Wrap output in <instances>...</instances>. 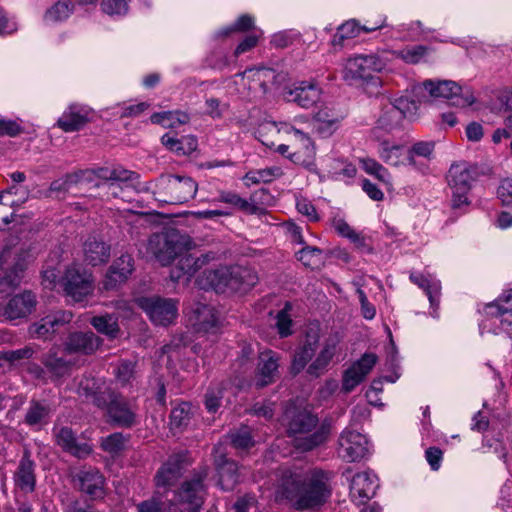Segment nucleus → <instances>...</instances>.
Returning <instances> with one entry per match:
<instances>
[{"label":"nucleus","instance_id":"nucleus-12","mask_svg":"<svg viewBox=\"0 0 512 512\" xmlns=\"http://www.w3.org/2000/svg\"><path fill=\"white\" fill-rule=\"evenodd\" d=\"M65 293L80 302L93 291V276L79 266L69 267L62 279Z\"/></svg>","mask_w":512,"mask_h":512},{"label":"nucleus","instance_id":"nucleus-24","mask_svg":"<svg viewBox=\"0 0 512 512\" xmlns=\"http://www.w3.org/2000/svg\"><path fill=\"white\" fill-rule=\"evenodd\" d=\"M134 270L133 258L129 254H122L107 270L103 280V289L114 290L125 283Z\"/></svg>","mask_w":512,"mask_h":512},{"label":"nucleus","instance_id":"nucleus-43","mask_svg":"<svg viewBox=\"0 0 512 512\" xmlns=\"http://www.w3.org/2000/svg\"><path fill=\"white\" fill-rule=\"evenodd\" d=\"M402 120L401 112L397 111L393 106L384 105L377 120L375 129L392 132L400 126Z\"/></svg>","mask_w":512,"mask_h":512},{"label":"nucleus","instance_id":"nucleus-61","mask_svg":"<svg viewBox=\"0 0 512 512\" xmlns=\"http://www.w3.org/2000/svg\"><path fill=\"white\" fill-rule=\"evenodd\" d=\"M129 0H102L101 9L108 15H124L128 11Z\"/></svg>","mask_w":512,"mask_h":512},{"label":"nucleus","instance_id":"nucleus-14","mask_svg":"<svg viewBox=\"0 0 512 512\" xmlns=\"http://www.w3.org/2000/svg\"><path fill=\"white\" fill-rule=\"evenodd\" d=\"M187 468L186 458L182 454L172 455L159 468L155 475V484L158 493L164 494L175 485Z\"/></svg>","mask_w":512,"mask_h":512},{"label":"nucleus","instance_id":"nucleus-62","mask_svg":"<svg viewBox=\"0 0 512 512\" xmlns=\"http://www.w3.org/2000/svg\"><path fill=\"white\" fill-rule=\"evenodd\" d=\"M223 397V390L220 387L210 388L205 394V406L206 409L215 413L221 405V399Z\"/></svg>","mask_w":512,"mask_h":512},{"label":"nucleus","instance_id":"nucleus-5","mask_svg":"<svg viewBox=\"0 0 512 512\" xmlns=\"http://www.w3.org/2000/svg\"><path fill=\"white\" fill-rule=\"evenodd\" d=\"M156 199L168 204H183L193 199L197 182L189 176L161 175L155 182Z\"/></svg>","mask_w":512,"mask_h":512},{"label":"nucleus","instance_id":"nucleus-27","mask_svg":"<svg viewBox=\"0 0 512 512\" xmlns=\"http://www.w3.org/2000/svg\"><path fill=\"white\" fill-rule=\"evenodd\" d=\"M83 261L87 265L99 266L106 264L111 256V246L102 238L88 236L82 245Z\"/></svg>","mask_w":512,"mask_h":512},{"label":"nucleus","instance_id":"nucleus-16","mask_svg":"<svg viewBox=\"0 0 512 512\" xmlns=\"http://www.w3.org/2000/svg\"><path fill=\"white\" fill-rule=\"evenodd\" d=\"M338 443V453L347 462L359 461L368 452L367 438L354 430L345 429L341 433Z\"/></svg>","mask_w":512,"mask_h":512},{"label":"nucleus","instance_id":"nucleus-53","mask_svg":"<svg viewBox=\"0 0 512 512\" xmlns=\"http://www.w3.org/2000/svg\"><path fill=\"white\" fill-rule=\"evenodd\" d=\"M490 309H495L491 314L494 316L504 315L512 311V289L505 292L499 297L494 303H490L487 306Z\"/></svg>","mask_w":512,"mask_h":512},{"label":"nucleus","instance_id":"nucleus-42","mask_svg":"<svg viewBox=\"0 0 512 512\" xmlns=\"http://www.w3.org/2000/svg\"><path fill=\"white\" fill-rule=\"evenodd\" d=\"M409 278L412 283L425 291L431 306L437 307L439 304L441 291L440 282H431L425 275L421 273H411Z\"/></svg>","mask_w":512,"mask_h":512},{"label":"nucleus","instance_id":"nucleus-58","mask_svg":"<svg viewBox=\"0 0 512 512\" xmlns=\"http://www.w3.org/2000/svg\"><path fill=\"white\" fill-rule=\"evenodd\" d=\"M359 32L360 27L354 20L347 21L337 29L333 42L341 43L344 39L358 36Z\"/></svg>","mask_w":512,"mask_h":512},{"label":"nucleus","instance_id":"nucleus-13","mask_svg":"<svg viewBox=\"0 0 512 512\" xmlns=\"http://www.w3.org/2000/svg\"><path fill=\"white\" fill-rule=\"evenodd\" d=\"M78 393L92 401V403L100 409L109 410L110 406L119 397L112 388L105 385L95 378H85L80 382Z\"/></svg>","mask_w":512,"mask_h":512},{"label":"nucleus","instance_id":"nucleus-15","mask_svg":"<svg viewBox=\"0 0 512 512\" xmlns=\"http://www.w3.org/2000/svg\"><path fill=\"white\" fill-rule=\"evenodd\" d=\"M78 489L88 495L92 500L102 499L105 496V478L95 467L84 466L73 476Z\"/></svg>","mask_w":512,"mask_h":512},{"label":"nucleus","instance_id":"nucleus-28","mask_svg":"<svg viewBox=\"0 0 512 512\" xmlns=\"http://www.w3.org/2000/svg\"><path fill=\"white\" fill-rule=\"evenodd\" d=\"M215 259V253L208 252L203 254L186 253L180 256L176 269L172 272V278H180L182 275L192 277L211 260Z\"/></svg>","mask_w":512,"mask_h":512},{"label":"nucleus","instance_id":"nucleus-33","mask_svg":"<svg viewBox=\"0 0 512 512\" xmlns=\"http://www.w3.org/2000/svg\"><path fill=\"white\" fill-rule=\"evenodd\" d=\"M279 360V354L272 350L260 354L258 378L255 382L257 388H263L275 381L278 376Z\"/></svg>","mask_w":512,"mask_h":512},{"label":"nucleus","instance_id":"nucleus-51","mask_svg":"<svg viewBox=\"0 0 512 512\" xmlns=\"http://www.w3.org/2000/svg\"><path fill=\"white\" fill-rule=\"evenodd\" d=\"M49 415V409L39 401L32 400L25 414V423L29 426L40 424Z\"/></svg>","mask_w":512,"mask_h":512},{"label":"nucleus","instance_id":"nucleus-41","mask_svg":"<svg viewBox=\"0 0 512 512\" xmlns=\"http://www.w3.org/2000/svg\"><path fill=\"white\" fill-rule=\"evenodd\" d=\"M90 324L98 333L103 334L110 339H115L120 334L118 317L115 314L94 316L91 319Z\"/></svg>","mask_w":512,"mask_h":512},{"label":"nucleus","instance_id":"nucleus-7","mask_svg":"<svg viewBox=\"0 0 512 512\" xmlns=\"http://www.w3.org/2000/svg\"><path fill=\"white\" fill-rule=\"evenodd\" d=\"M385 66L386 63L378 55H356L347 59L343 78L349 84L362 82L379 86L381 82L375 73L381 72Z\"/></svg>","mask_w":512,"mask_h":512},{"label":"nucleus","instance_id":"nucleus-20","mask_svg":"<svg viewBox=\"0 0 512 512\" xmlns=\"http://www.w3.org/2000/svg\"><path fill=\"white\" fill-rule=\"evenodd\" d=\"M320 336L318 331L310 329L305 336L304 342L294 352L290 373L298 375L316 355L319 349Z\"/></svg>","mask_w":512,"mask_h":512},{"label":"nucleus","instance_id":"nucleus-35","mask_svg":"<svg viewBox=\"0 0 512 512\" xmlns=\"http://www.w3.org/2000/svg\"><path fill=\"white\" fill-rule=\"evenodd\" d=\"M229 293L246 292L250 290L258 282L257 273L247 267L232 266L230 267Z\"/></svg>","mask_w":512,"mask_h":512},{"label":"nucleus","instance_id":"nucleus-11","mask_svg":"<svg viewBox=\"0 0 512 512\" xmlns=\"http://www.w3.org/2000/svg\"><path fill=\"white\" fill-rule=\"evenodd\" d=\"M305 473L288 468L279 469L276 475L274 496L277 502L288 501L296 508L297 498Z\"/></svg>","mask_w":512,"mask_h":512},{"label":"nucleus","instance_id":"nucleus-37","mask_svg":"<svg viewBox=\"0 0 512 512\" xmlns=\"http://www.w3.org/2000/svg\"><path fill=\"white\" fill-rule=\"evenodd\" d=\"M230 267L223 266L214 270H205L199 280L202 288H211L217 293H229Z\"/></svg>","mask_w":512,"mask_h":512},{"label":"nucleus","instance_id":"nucleus-56","mask_svg":"<svg viewBox=\"0 0 512 512\" xmlns=\"http://www.w3.org/2000/svg\"><path fill=\"white\" fill-rule=\"evenodd\" d=\"M33 353L34 351L30 347L4 351L0 356V360H4L11 365H18L22 360L31 358Z\"/></svg>","mask_w":512,"mask_h":512},{"label":"nucleus","instance_id":"nucleus-47","mask_svg":"<svg viewBox=\"0 0 512 512\" xmlns=\"http://www.w3.org/2000/svg\"><path fill=\"white\" fill-rule=\"evenodd\" d=\"M296 258L305 267L316 269L323 262V252L321 249L312 246H304L296 253Z\"/></svg>","mask_w":512,"mask_h":512},{"label":"nucleus","instance_id":"nucleus-9","mask_svg":"<svg viewBox=\"0 0 512 512\" xmlns=\"http://www.w3.org/2000/svg\"><path fill=\"white\" fill-rule=\"evenodd\" d=\"M139 306L146 312L155 325L167 326L177 317V301L159 296L143 297Z\"/></svg>","mask_w":512,"mask_h":512},{"label":"nucleus","instance_id":"nucleus-52","mask_svg":"<svg viewBox=\"0 0 512 512\" xmlns=\"http://www.w3.org/2000/svg\"><path fill=\"white\" fill-rule=\"evenodd\" d=\"M126 439L124 435L120 432H115L107 437L103 438L101 441V448L109 453V454H118L125 447Z\"/></svg>","mask_w":512,"mask_h":512},{"label":"nucleus","instance_id":"nucleus-18","mask_svg":"<svg viewBox=\"0 0 512 512\" xmlns=\"http://www.w3.org/2000/svg\"><path fill=\"white\" fill-rule=\"evenodd\" d=\"M103 344L102 338L92 331H76L70 333L65 342L64 350L68 354L89 356L94 354Z\"/></svg>","mask_w":512,"mask_h":512},{"label":"nucleus","instance_id":"nucleus-1","mask_svg":"<svg viewBox=\"0 0 512 512\" xmlns=\"http://www.w3.org/2000/svg\"><path fill=\"white\" fill-rule=\"evenodd\" d=\"M287 433L294 437V446L302 451H310L327 440L329 427L319 425L317 415L307 408L292 407L285 413Z\"/></svg>","mask_w":512,"mask_h":512},{"label":"nucleus","instance_id":"nucleus-36","mask_svg":"<svg viewBox=\"0 0 512 512\" xmlns=\"http://www.w3.org/2000/svg\"><path fill=\"white\" fill-rule=\"evenodd\" d=\"M41 363L54 380L69 376L71 373L72 363L66 358L59 356L55 348L50 349L42 356Z\"/></svg>","mask_w":512,"mask_h":512},{"label":"nucleus","instance_id":"nucleus-22","mask_svg":"<svg viewBox=\"0 0 512 512\" xmlns=\"http://www.w3.org/2000/svg\"><path fill=\"white\" fill-rule=\"evenodd\" d=\"M322 96V89L315 81H300L287 92V99L304 109L317 104Z\"/></svg>","mask_w":512,"mask_h":512},{"label":"nucleus","instance_id":"nucleus-31","mask_svg":"<svg viewBox=\"0 0 512 512\" xmlns=\"http://www.w3.org/2000/svg\"><path fill=\"white\" fill-rule=\"evenodd\" d=\"M90 121V109L72 104L57 120V126L64 132H75L82 129Z\"/></svg>","mask_w":512,"mask_h":512},{"label":"nucleus","instance_id":"nucleus-19","mask_svg":"<svg viewBox=\"0 0 512 512\" xmlns=\"http://www.w3.org/2000/svg\"><path fill=\"white\" fill-rule=\"evenodd\" d=\"M213 454L219 487L223 491H232L239 481L237 463L227 459L220 446L213 448Z\"/></svg>","mask_w":512,"mask_h":512},{"label":"nucleus","instance_id":"nucleus-4","mask_svg":"<svg viewBox=\"0 0 512 512\" xmlns=\"http://www.w3.org/2000/svg\"><path fill=\"white\" fill-rule=\"evenodd\" d=\"M478 176V167L466 161L456 162L450 166L446 179L452 191V209H460L470 204L468 194L472 188L473 182L477 180Z\"/></svg>","mask_w":512,"mask_h":512},{"label":"nucleus","instance_id":"nucleus-55","mask_svg":"<svg viewBox=\"0 0 512 512\" xmlns=\"http://www.w3.org/2000/svg\"><path fill=\"white\" fill-rule=\"evenodd\" d=\"M233 447L237 449H248L254 445L253 438L248 428H242L229 435Z\"/></svg>","mask_w":512,"mask_h":512},{"label":"nucleus","instance_id":"nucleus-21","mask_svg":"<svg viewBox=\"0 0 512 512\" xmlns=\"http://www.w3.org/2000/svg\"><path fill=\"white\" fill-rule=\"evenodd\" d=\"M73 314L70 311L52 312L29 327V333L35 338H50L60 327L70 323Z\"/></svg>","mask_w":512,"mask_h":512},{"label":"nucleus","instance_id":"nucleus-46","mask_svg":"<svg viewBox=\"0 0 512 512\" xmlns=\"http://www.w3.org/2000/svg\"><path fill=\"white\" fill-rule=\"evenodd\" d=\"M430 48L425 45L407 46L401 50L394 51L396 58L403 60L407 64H418L429 54Z\"/></svg>","mask_w":512,"mask_h":512},{"label":"nucleus","instance_id":"nucleus-29","mask_svg":"<svg viewBox=\"0 0 512 512\" xmlns=\"http://www.w3.org/2000/svg\"><path fill=\"white\" fill-rule=\"evenodd\" d=\"M54 436L57 445L74 457L81 459L92 453V447L87 443H79L75 433L69 427L54 429Z\"/></svg>","mask_w":512,"mask_h":512},{"label":"nucleus","instance_id":"nucleus-32","mask_svg":"<svg viewBox=\"0 0 512 512\" xmlns=\"http://www.w3.org/2000/svg\"><path fill=\"white\" fill-rule=\"evenodd\" d=\"M197 333H214L219 328V315L214 307L198 304L190 318Z\"/></svg>","mask_w":512,"mask_h":512},{"label":"nucleus","instance_id":"nucleus-45","mask_svg":"<svg viewBox=\"0 0 512 512\" xmlns=\"http://www.w3.org/2000/svg\"><path fill=\"white\" fill-rule=\"evenodd\" d=\"M25 264L15 262L12 269L3 272L0 276V293H8L14 290L21 282Z\"/></svg>","mask_w":512,"mask_h":512},{"label":"nucleus","instance_id":"nucleus-44","mask_svg":"<svg viewBox=\"0 0 512 512\" xmlns=\"http://www.w3.org/2000/svg\"><path fill=\"white\" fill-rule=\"evenodd\" d=\"M283 171L280 167H267L264 169L252 170L245 174L243 180L247 186L259 183H269L275 178L282 176Z\"/></svg>","mask_w":512,"mask_h":512},{"label":"nucleus","instance_id":"nucleus-49","mask_svg":"<svg viewBox=\"0 0 512 512\" xmlns=\"http://www.w3.org/2000/svg\"><path fill=\"white\" fill-rule=\"evenodd\" d=\"M191 417V406L188 403H181L173 408L170 414V426L172 429H181L188 425Z\"/></svg>","mask_w":512,"mask_h":512},{"label":"nucleus","instance_id":"nucleus-54","mask_svg":"<svg viewBox=\"0 0 512 512\" xmlns=\"http://www.w3.org/2000/svg\"><path fill=\"white\" fill-rule=\"evenodd\" d=\"M134 176H137L135 172L126 170L122 167H116L111 169V174H109V190H115V188H120V183H126L132 180Z\"/></svg>","mask_w":512,"mask_h":512},{"label":"nucleus","instance_id":"nucleus-17","mask_svg":"<svg viewBox=\"0 0 512 512\" xmlns=\"http://www.w3.org/2000/svg\"><path fill=\"white\" fill-rule=\"evenodd\" d=\"M36 304V295L31 291L25 290L11 297L0 308V314L9 321L26 318L35 310Z\"/></svg>","mask_w":512,"mask_h":512},{"label":"nucleus","instance_id":"nucleus-63","mask_svg":"<svg viewBox=\"0 0 512 512\" xmlns=\"http://www.w3.org/2000/svg\"><path fill=\"white\" fill-rule=\"evenodd\" d=\"M363 169L366 173L374 175L380 181H386V177L388 176L387 170L377 161L371 158H366L362 160Z\"/></svg>","mask_w":512,"mask_h":512},{"label":"nucleus","instance_id":"nucleus-2","mask_svg":"<svg viewBox=\"0 0 512 512\" xmlns=\"http://www.w3.org/2000/svg\"><path fill=\"white\" fill-rule=\"evenodd\" d=\"M333 473L321 469L306 472L303 478L296 509H317L323 506L332 494L331 478Z\"/></svg>","mask_w":512,"mask_h":512},{"label":"nucleus","instance_id":"nucleus-50","mask_svg":"<svg viewBox=\"0 0 512 512\" xmlns=\"http://www.w3.org/2000/svg\"><path fill=\"white\" fill-rule=\"evenodd\" d=\"M73 9L74 5L70 0H60L47 10L45 16L50 21H63L72 14Z\"/></svg>","mask_w":512,"mask_h":512},{"label":"nucleus","instance_id":"nucleus-10","mask_svg":"<svg viewBox=\"0 0 512 512\" xmlns=\"http://www.w3.org/2000/svg\"><path fill=\"white\" fill-rule=\"evenodd\" d=\"M285 131L291 134L292 151L287 158L294 164L312 170L315 166V147L311 138L304 132L285 125Z\"/></svg>","mask_w":512,"mask_h":512},{"label":"nucleus","instance_id":"nucleus-57","mask_svg":"<svg viewBox=\"0 0 512 512\" xmlns=\"http://www.w3.org/2000/svg\"><path fill=\"white\" fill-rule=\"evenodd\" d=\"M434 150L433 142H417L415 143L409 151L408 154V162L410 165H415V155L430 158L432 152Z\"/></svg>","mask_w":512,"mask_h":512},{"label":"nucleus","instance_id":"nucleus-39","mask_svg":"<svg viewBox=\"0 0 512 512\" xmlns=\"http://www.w3.org/2000/svg\"><path fill=\"white\" fill-rule=\"evenodd\" d=\"M336 345L333 342H326L316 358L307 367V374L313 378L322 376L335 355Z\"/></svg>","mask_w":512,"mask_h":512},{"label":"nucleus","instance_id":"nucleus-23","mask_svg":"<svg viewBox=\"0 0 512 512\" xmlns=\"http://www.w3.org/2000/svg\"><path fill=\"white\" fill-rule=\"evenodd\" d=\"M377 476L371 472H360L353 476L350 483V496L358 504H365L378 488Z\"/></svg>","mask_w":512,"mask_h":512},{"label":"nucleus","instance_id":"nucleus-38","mask_svg":"<svg viewBox=\"0 0 512 512\" xmlns=\"http://www.w3.org/2000/svg\"><path fill=\"white\" fill-rule=\"evenodd\" d=\"M342 117L327 107L320 109L314 116V128L322 137L331 136L338 128Z\"/></svg>","mask_w":512,"mask_h":512},{"label":"nucleus","instance_id":"nucleus-3","mask_svg":"<svg viewBox=\"0 0 512 512\" xmlns=\"http://www.w3.org/2000/svg\"><path fill=\"white\" fill-rule=\"evenodd\" d=\"M207 476V467H201L195 471L192 478L182 484L166 512H198L204 501V480Z\"/></svg>","mask_w":512,"mask_h":512},{"label":"nucleus","instance_id":"nucleus-34","mask_svg":"<svg viewBox=\"0 0 512 512\" xmlns=\"http://www.w3.org/2000/svg\"><path fill=\"white\" fill-rule=\"evenodd\" d=\"M261 195L265 198H269L270 194L267 190L261 189L258 192L254 193L250 198V201L240 197L237 193L230 191H223L219 195V201L223 203L230 204L239 210L248 213V214H257L262 215L266 213V210L256 204L257 195Z\"/></svg>","mask_w":512,"mask_h":512},{"label":"nucleus","instance_id":"nucleus-60","mask_svg":"<svg viewBox=\"0 0 512 512\" xmlns=\"http://www.w3.org/2000/svg\"><path fill=\"white\" fill-rule=\"evenodd\" d=\"M280 129L275 123H266L260 126L258 130L259 140L261 143L270 149H274L276 146V142L271 139V136L274 134H279Z\"/></svg>","mask_w":512,"mask_h":512},{"label":"nucleus","instance_id":"nucleus-6","mask_svg":"<svg viewBox=\"0 0 512 512\" xmlns=\"http://www.w3.org/2000/svg\"><path fill=\"white\" fill-rule=\"evenodd\" d=\"M190 239L177 229H168L153 234L149 238L148 247L151 253L162 265H169L175 258L180 257L190 248Z\"/></svg>","mask_w":512,"mask_h":512},{"label":"nucleus","instance_id":"nucleus-30","mask_svg":"<svg viewBox=\"0 0 512 512\" xmlns=\"http://www.w3.org/2000/svg\"><path fill=\"white\" fill-rule=\"evenodd\" d=\"M106 415L112 424L119 427L131 428L138 423L135 409L121 394L114 400Z\"/></svg>","mask_w":512,"mask_h":512},{"label":"nucleus","instance_id":"nucleus-8","mask_svg":"<svg viewBox=\"0 0 512 512\" xmlns=\"http://www.w3.org/2000/svg\"><path fill=\"white\" fill-rule=\"evenodd\" d=\"M422 94L427 92L431 97H441L450 100L451 104L457 107H468L475 102L473 93L469 88H462L456 82L443 80H426L421 86L415 88Z\"/></svg>","mask_w":512,"mask_h":512},{"label":"nucleus","instance_id":"nucleus-25","mask_svg":"<svg viewBox=\"0 0 512 512\" xmlns=\"http://www.w3.org/2000/svg\"><path fill=\"white\" fill-rule=\"evenodd\" d=\"M378 357L374 353H365L344 374L342 387L346 392L352 391L360 384L375 366Z\"/></svg>","mask_w":512,"mask_h":512},{"label":"nucleus","instance_id":"nucleus-59","mask_svg":"<svg viewBox=\"0 0 512 512\" xmlns=\"http://www.w3.org/2000/svg\"><path fill=\"white\" fill-rule=\"evenodd\" d=\"M401 151L402 146L400 145L388 146L386 143H383L380 157L387 164L397 166L400 163Z\"/></svg>","mask_w":512,"mask_h":512},{"label":"nucleus","instance_id":"nucleus-40","mask_svg":"<svg viewBox=\"0 0 512 512\" xmlns=\"http://www.w3.org/2000/svg\"><path fill=\"white\" fill-rule=\"evenodd\" d=\"M150 121L165 128H175L187 124L190 121V115L181 110L156 112L150 116Z\"/></svg>","mask_w":512,"mask_h":512},{"label":"nucleus","instance_id":"nucleus-26","mask_svg":"<svg viewBox=\"0 0 512 512\" xmlns=\"http://www.w3.org/2000/svg\"><path fill=\"white\" fill-rule=\"evenodd\" d=\"M36 464L31 459L30 452L25 450L19 464L13 473L15 487L24 493H32L36 488Z\"/></svg>","mask_w":512,"mask_h":512},{"label":"nucleus","instance_id":"nucleus-48","mask_svg":"<svg viewBox=\"0 0 512 512\" xmlns=\"http://www.w3.org/2000/svg\"><path fill=\"white\" fill-rule=\"evenodd\" d=\"M83 174V171L68 173L63 177L51 182L49 191L56 193H66L72 186L77 185L82 180Z\"/></svg>","mask_w":512,"mask_h":512},{"label":"nucleus","instance_id":"nucleus-64","mask_svg":"<svg viewBox=\"0 0 512 512\" xmlns=\"http://www.w3.org/2000/svg\"><path fill=\"white\" fill-rule=\"evenodd\" d=\"M497 197L505 206H512V179L501 180L497 188Z\"/></svg>","mask_w":512,"mask_h":512}]
</instances>
